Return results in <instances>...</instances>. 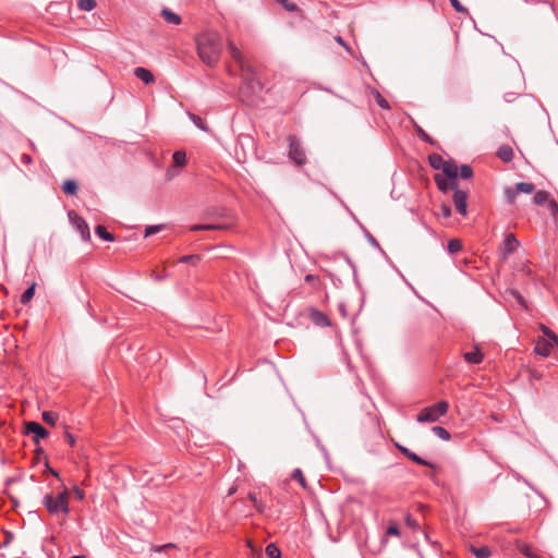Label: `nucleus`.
Wrapping results in <instances>:
<instances>
[{"instance_id": "obj_55", "label": "nucleus", "mask_w": 558, "mask_h": 558, "mask_svg": "<svg viewBox=\"0 0 558 558\" xmlns=\"http://www.w3.org/2000/svg\"><path fill=\"white\" fill-rule=\"evenodd\" d=\"M75 493H76V495H77V497H78L80 499H82V498H83V496H84V495H83V492H82V490L76 489V490H75Z\"/></svg>"}, {"instance_id": "obj_5", "label": "nucleus", "mask_w": 558, "mask_h": 558, "mask_svg": "<svg viewBox=\"0 0 558 558\" xmlns=\"http://www.w3.org/2000/svg\"><path fill=\"white\" fill-rule=\"evenodd\" d=\"M228 50L232 57V59L240 66L242 77H248V75H253V66L245 59L243 53L239 50L235 44L232 40H228Z\"/></svg>"}, {"instance_id": "obj_24", "label": "nucleus", "mask_w": 558, "mask_h": 558, "mask_svg": "<svg viewBox=\"0 0 558 558\" xmlns=\"http://www.w3.org/2000/svg\"><path fill=\"white\" fill-rule=\"evenodd\" d=\"M173 163L178 167H183L186 163V155L182 150H177L173 156Z\"/></svg>"}, {"instance_id": "obj_43", "label": "nucleus", "mask_w": 558, "mask_h": 558, "mask_svg": "<svg viewBox=\"0 0 558 558\" xmlns=\"http://www.w3.org/2000/svg\"><path fill=\"white\" fill-rule=\"evenodd\" d=\"M280 4H282L287 10L294 11L296 9L295 4H289L288 0H276Z\"/></svg>"}, {"instance_id": "obj_49", "label": "nucleus", "mask_w": 558, "mask_h": 558, "mask_svg": "<svg viewBox=\"0 0 558 558\" xmlns=\"http://www.w3.org/2000/svg\"><path fill=\"white\" fill-rule=\"evenodd\" d=\"M397 448L404 454L407 456L408 458L410 457V453L412 451H410L408 448L403 447V446H400V445H397Z\"/></svg>"}, {"instance_id": "obj_7", "label": "nucleus", "mask_w": 558, "mask_h": 558, "mask_svg": "<svg viewBox=\"0 0 558 558\" xmlns=\"http://www.w3.org/2000/svg\"><path fill=\"white\" fill-rule=\"evenodd\" d=\"M555 348H558V339L538 338L534 352L542 357H547Z\"/></svg>"}, {"instance_id": "obj_56", "label": "nucleus", "mask_w": 558, "mask_h": 558, "mask_svg": "<svg viewBox=\"0 0 558 558\" xmlns=\"http://www.w3.org/2000/svg\"><path fill=\"white\" fill-rule=\"evenodd\" d=\"M235 490H236V488H235V487H231V488L229 489L228 495H229V496L233 495V494L235 493Z\"/></svg>"}, {"instance_id": "obj_48", "label": "nucleus", "mask_w": 558, "mask_h": 558, "mask_svg": "<svg viewBox=\"0 0 558 558\" xmlns=\"http://www.w3.org/2000/svg\"><path fill=\"white\" fill-rule=\"evenodd\" d=\"M32 157L27 154H23L22 155V162L25 163V165H29L32 163Z\"/></svg>"}, {"instance_id": "obj_40", "label": "nucleus", "mask_w": 558, "mask_h": 558, "mask_svg": "<svg viewBox=\"0 0 558 558\" xmlns=\"http://www.w3.org/2000/svg\"><path fill=\"white\" fill-rule=\"evenodd\" d=\"M162 228H163V226H160V225H159V226H148V227L146 228V230H145V235H146V236H149V235H151V234H154V233H157V232H159L160 230H162Z\"/></svg>"}, {"instance_id": "obj_33", "label": "nucleus", "mask_w": 558, "mask_h": 558, "mask_svg": "<svg viewBox=\"0 0 558 558\" xmlns=\"http://www.w3.org/2000/svg\"><path fill=\"white\" fill-rule=\"evenodd\" d=\"M458 174L463 179H470L473 175V170L470 166L463 165L459 168Z\"/></svg>"}, {"instance_id": "obj_34", "label": "nucleus", "mask_w": 558, "mask_h": 558, "mask_svg": "<svg viewBox=\"0 0 558 558\" xmlns=\"http://www.w3.org/2000/svg\"><path fill=\"white\" fill-rule=\"evenodd\" d=\"M461 248H462V244H461V242L459 240L452 239V240L449 241V243H448V251L451 254H454V253L459 252Z\"/></svg>"}, {"instance_id": "obj_14", "label": "nucleus", "mask_w": 558, "mask_h": 558, "mask_svg": "<svg viewBox=\"0 0 558 558\" xmlns=\"http://www.w3.org/2000/svg\"><path fill=\"white\" fill-rule=\"evenodd\" d=\"M434 179L435 182L437 183L438 189L442 192H447L449 189L456 191L458 187L457 181H452L449 179L447 180L440 173L435 174Z\"/></svg>"}, {"instance_id": "obj_45", "label": "nucleus", "mask_w": 558, "mask_h": 558, "mask_svg": "<svg viewBox=\"0 0 558 558\" xmlns=\"http://www.w3.org/2000/svg\"><path fill=\"white\" fill-rule=\"evenodd\" d=\"M511 294L518 300V302L525 307V301L524 299L522 298V295L520 293H518L517 291H511Z\"/></svg>"}, {"instance_id": "obj_12", "label": "nucleus", "mask_w": 558, "mask_h": 558, "mask_svg": "<svg viewBox=\"0 0 558 558\" xmlns=\"http://www.w3.org/2000/svg\"><path fill=\"white\" fill-rule=\"evenodd\" d=\"M307 316L310 320L318 327H327L330 325L329 318L324 313L315 308H310L307 312Z\"/></svg>"}, {"instance_id": "obj_1", "label": "nucleus", "mask_w": 558, "mask_h": 558, "mask_svg": "<svg viewBox=\"0 0 558 558\" xmlns=\"http://www.w3.org/2000/svg\"><path fill=\"white\" fill-rule=\"evenodd\" d=\"M197 54L208 66H215L222 52L221 37L216 32H205L196 38Z\"/></svg>"}, {"instance_id": "obj_39", "label": "nucleus", "mask_w": 558, "mask_h": 558, "mask_svg": "<svg viewBox=\"0 0 558 558\" xmlns=\"http://www.w3.org/2000/svg\"><path fill=\"white\" fill-rule=\"evenodd\" d=\"M199 260V256L197 255H185V256H182L180 258V262L181 263H191V264H195Z\"/></svg>"}, {"instance_id": "obj_32", "label": "nucleus", "mask_w": 558, "mask_h": 558, "mask_svg": "<svg viewBox=\"0 0 558 558\" xmlns=\"http://www.w3.org/2000/svg\"><path fill=\"white\" fill-rule=\"evenodd\" d=\"M439 438H441L442 440H449L450 439V434L448 430H446L444 427L441 426H435L433 427L432 429Z\"/></svg>"}, {"instance_id": "obj_26", "label": "nucleus", "mask_w": 558, "mask_h": 558, "mask_svg": "<svg viewBox=\"0 0 558 558\" xmlns=\"http://www.w3.org/2000/svg\"><path fill=\"white\" fill-rule=\"evenodd\" d=\"M97 235H99L105 241H113L114 238L111 233H109L104 226H97L95 229Z\"/></svg>"}, {"instance_id": "obj_22", "label": "nucleus", "mask_w": 558, "mask_h": 558, "mask_svg": "<svg viewBox=\"0 0 558 558\" xmlns=\"http://www.w3.org/2000/svg\"><path fill=\"white\" fill-rule=\"evenodd\" d=\"M62 191L68 195H75L77 192V183L73 180L64 181Z\"/></svg>"}, {"instance_id": "obj_16", "label": "nucleus", "mask_w": 558, "mask_h": 558, "mask_svg": "<svg viewBox=\"0 0 558 558\" xmlns=\"http://www.w3.org/2000/svg\"><path fill=\"white\" fill-rule=\"evenodd\" d=\"M134 75L141 81H143L145 84H153L155 82L153 73L145 68H136L134 70Z\"/></svg>"}, {"instance_id": "obj_6", "label": "nucleus", "mask_w": 558, "mask_h": 558, "mask_svg": "<svg viewBox=\"0 0 558 558\" xmlns=\"http://www.w3.org/2000/svg\"><path fill=\"white\" fill-rule=\"evenodd\" d=\"M289 157L299 166H302L306 162L305 150L300 143V141L294 136H289Z\"/></svg>"}, {"instance_id": "obj_13", "label": "nucleus", "mask_w": 558, "mask_h": 558, "mask_svg": "<svg viewBox=\"0 0 558 558\" xmlns=\"http://www.w3.org/2000/svg\"><path fill=\"white\" fill-rule=\"evenodd\" d=\"M245 89L250 90L252 94H259L263 89L262 83L257 80L255 72L253 71V75H248V77H243Z\"/></svg>"}, {"instance_id": "obj_15", "label": "nucleus", "mask_w": 558, "mask_h": 558, "mask_svg": "<svg viewBox=\"0 0 558 558\" xmlns=\"http://www.w3.org/2000/svg\"><path fill=\"white\" fill-rule=\"evenodd\" d=\"M231 223H209V225H195L191 228L192 231H211V230H228Z\"/></svg>"}, {"instance_id": "obj_57", "label": "nucleus", "mask_w": 558, "mask_h": 558, "mask_svg": "<svg viewBox=\"0 0 558 558\" xmlns=\"http://www.w3.org/2000/svg\"><path fill=\"white\" fill-rule=\"evenodd\" d=\"M49 471L51 472V474H52L53 476L59 477L58 472H56V471H54V470H52V469H49Z\"/></svg>"}, {"instance_id": "obj_54", "label": "nucleus", "mask_w": 558, "mask_h": 558, "mask_svg": "<svg viewBox=\"0 0 558 558\" xmlns=\"http://www.w3.org/2000/svg\"><path fill=\"white\" fill-rule=\"evenodd\" d=\"M65 437H66V440L70 444V446H74V444H75L74 437L70 433H66Z\"/></svg>"}, {"instance_id": "obj_10", "label": "nucleus", "mask_w": 558, "mask_h": 558, "mask_svg": "<svg viewBox=\"0 0 558 558\" xmlns=\"http://www.w3.org/2000/svg\"><path fill=\"white\" fill-rule=\"evenodd\" d=\"M70 217L75 225L77 231L81 233L83 240L87 241L90 238V232L86 221L74 213H70Z\"/></svg>"}, {"instance_id": "obj_37", "label": "nucleus", "mask_w": 558, "mask_h": 558, "mask_svg": "<svg viewBox=\"0 0 558 558\" xmlns=\"http://www.w3.org/2000/svg\"><path fill=\"white\" fill-rule=\"evenodd\" d=\"M190 117L196 126H198L203 131H208V128L205 125L202 118H199L198 116H195V114H191Z\"/></svg>"}, {"instance_id": "obj_30", "label": "nucleus", "mask_w": 558, "mask_h": 558, "mask_svg": "<svg viewBox=\"0 0 558 558\" xmlns=\"http://www.w3.org/2000/svg\"><path fill=\"white\" fill-rule=\"evenodd\" d=\"M78 7L81 10L84 11H92L96 8V1L95 0H78Z\"/></svg>"}, {"instance_id": "obj_53", "label": "nucleus", "mask_w": 558, "mask_h": 558, "mask_svg": "<svg viewBox=\"0 0 558 558\" xmlns=\"http://www.w3.org/2000/svg\"><path fill=\"white\" fill-rule=\"evenodd\" d=\"M335 40L340 44L341 46L345 47L347 50H350L349 47L345 45V43L343 41L342 37L340 36H336L335 37Z\"/></svg>"}, {"instance_id": "obj_17", "label": "nucleus", "mask_w": 558, "mask_h": 558, "mask_svg": "<svg viewBox=\"0 0 558 558\" xmlns=\"http://www.w3.org/2000/svg\"><path fill=\"white\" fill-rule=\"evenodd\" d=\"M459 167L456 162L448 160L442 169V173L452 181H457Z\"/></svg>"}, {"instance_id": "obj_47", "label": "nucleus", "mask_w": 558, "mask_h": 558, "mask_svg": "<svg viewBox=\"0 0 558 558\" xmlns=\"http://www.w3.org/2000/svg\"><path fill=\"white\" fill-rule=\"evenodd\" d=\"M174 547H175V545H174V544L169 543V544H166V545H163V546L156 547V548H155V550H156V551H161V550L172 549V548H174Z\"/></svg>"}, {"instance_id": "obj_58", "label": "nucleus", "mask_w": 558, "mask_h": 558, "mask_svg": "<svg viewBox=\"0 0 558 558\" xmlns=\"http://www.w3.org/2000/svg\"><path fill=\"white\" fill-rule=\"evenodd\" d=\"M71 558H85L84 556H73Z\"/></svg>"}, {"instance_id": "obj_38", "label": "nucleus", "mask_w": 558, "mask_h": 558, "mask_svg": "<svg viewBox=\"0 0 558 558\" xmlns=\"http://www.w3.org/2000/svg\"><path fill=\"white\" fill-rule=\"evenodd\" d=\"M539 329L542 330V332L544 333V338H549V339H558L557 335L551 331L548 327H546L545 325H541L539 326Z\"/></svg>"}, {"instance_id": "obj_11", "label": "nucleus", "mask_w": 558, "mask_h": 558, "mask_svg": "<svg viewBox=\"0 0 558 558\" xmlns=\"http://www.w3.org/2000/svg\"><path fill=\"white\" fill-rule=\"evenodd\" d=\"M466 199L468 194L464 191L456 190L453 193V204L456 206V209L462 215L466 216Z\"/></svg>"}, {"instance_id": "obj_31", "label": "nucleus", "mask_w": 558, "mask_h": 558, "mask_svg": "<svg viewBox=\"0 0 558 558\" xmlns=\"http://www.w3.org/2000/svg\"><path fill=\"white\" fill-rule=\"evenodd\" d=\"M43 420L46 424L53 426L58 420V415L54 412H44Z\"/></svg>"}, {"instance_id": "obj_42", "label": "nucleus", "mask_w": 558, "mask_h": 558, "mask_svg": "<svg viewBox=\"0 0 558 558\" xmlns=\"http://www.w3.org/2000/svg\"><path fill=\"white\" fill-rule=\"evenodd\" d=\"M409 459H411L413 462H415V463H417V464H421V465H427V466H429V465H430L427 461H425V460L421 459V458H420L418 456H416L414 452H411V453H410Z\"/></svg>"}, {"instance_id": "obj_46", "label": "nucleus", "mask_w": 558, "mask_h": 558, "mask_svg": "<svg viewBox=\"0 0 558 558\" xmlns=\"http://www.w3.org/2000/svg\"><path fill=\"white\" fill-rule=\"evenodd\" d=\"M248 498L250 500H252L254 502V506L255 508L258 510V511H262V507H260V504L257 501L256 497L254 494H250L248 495Z\"/></svg>"}, {"instance_id": "obj_23", "label": "nucleus", "mask_w": 558, "mask_h": 558, "mask_svg": "<svg viewBox=\"0 0 558 558\" xmlns=\"http://www.w3.org/2000/svg\"><path fill=\"white\" fill-rule=\"evenodd\" d=\"M470 550L477 557V558H488L492 555L490 549L487 546L483 547H474L472 546Z\"/></svg>"}, {"instance_id": "obj_9", "label": "nucleus", "mask_w": 558, "mask_h": 558, "mask_svg": "<svg viewBox=\"0 0 558 558\" xmlns=\"http://www.w3.org/2000/svg\"><path fill=\"white\" fill-rule=\"evenodd\" d=\"M519 246V242L513 233H508L500 246L502 257L507 258L510 254L514 253Z\"/></svg>"}, {"instance_id": "obj_52", "label": "nucleus", "mask_w": 558, "mask_h": 558, "mask_svg": "<svg viewBox=\"0 0 558 558\" xmlns=\"http://www.w3.org/2000/svg\"><path fill=\"white\" fill-rule=\"evenodd\" d=\"M407 524H408L409 526H411V527H415V526H416V522H415V520H413V519H412V517H411V515H408V517H407Z\"/></svg>"}, {"instance_id": "obj_28", "label": "nucleus", "mask_w": 558, "mask_h": 558, "mask_svg": "<svg viewBox=\"0 0 558 558\" xmlns=\"http://www.w3.org/2000/svg\"><path fill=\"white\" fill-rule=\"evenodd\" d=\"M266 555L269 558H280L281 557V551H280V549L275 544H269L266 547Z\"/></svg>"}, {"instance_id": "obj_4", "label": "nucleus", "mask_w": 558, "mask_h": 558, "mask_svg": "<svg viewBox=\"0 0 558 558\" xmlns=\"http://www.w3.org/2000/svg\"><path fill=\"white\" fill-rule=\"evenodd\" d=\"M534 190V184L530 182H519L513 186H507L504 190L505 201L510 205H514L520 193L532 194Z\"/></svg>"}, {"instance_id": "obj_2", "label": "nucleus", "mask_w": 558, "mask_h": 558, "mask_svg": "<svg viewBox=\"0 0 558 558\" xmlns=\"http://www.w3.org/2000/svg\"><path fill=\"white\" fill-rule=\"evenodd\" d=\"M69 498L70 495L68 489L63 488L62 492H60L56 496L52 494H47L43 499V504L45 505L46 509L50 514L57 515L59 513H62L66 515L70 511Z\"/></svg>"}, {"instance_id": "obj_35", "label": "nucleus", "mask_w": 558, "mask_h": 558, "mask_svg": "<svg viewBox=\"0 0 558 558\" xmlns=\"http://www.w3.org/2000/svg\"><path fill=\"white\" fill-rule=\"evenodd\" d=\"M374 95H375V100L380 108H383V109L390 108L388 101L378 92H375Z\"/></svg>"}, {"instance_id": "obj_36", "label": "nucleus", "mask_w": 558, "mask_h": 558, "mask_svg": "<svg viewBox=\"0 0 558 558\" xmlns=\"http://www.w3.org/2000/svg\"><path fill=\"white\" fill-rule=\"evenodd\" d=\"M386 534L388 536H398L400 534L399 527L396 522H390Z\"/></svg>"}, {"instance_id": "obj_18", "label": "nucleus", "mask_w": 558, "mask_h": 558, "mask_svg": "<svg viewBox=\"0 0 558 558\" xmlns=\"http://www.w3.org/2000/svg\"><path fill=\"white\" fill-rule=\"evenodd\" d=\"M497 156L505 162H509L513 158V150L508 145H502L497 151Z\"/></svg>"}, {"instance_id": "obj_27", "label": "nucleus", "mask_w": 558, "mask_h": 558, "mask_svg": "<svg viewBox=\"0 0 558 558\" xmlns=\"http://www.w3.org/2000/svg\"><path fill=\"white\" fill-rule=\"evenodd\" d=\"M548 193L545 191H538L533 196V202L537 205H542L548 201Z\"/></svg>"}, {"instance_id": "obj_41", "label": "nucleus", "mask_w": 558, "mask_h": 558, "mask_svg": "<svg viewBox=\"0 0 558 558\" xmlns=\"http://www.w3.org/2000/svg\"><path fill=\"white\" fill-rule=\"evenodd\" d=\"M452 7L454 8V10L457 12H460V13H468V9L465 7H463L459 0H450Z\"/></svg>"}, {"instance_id": "obj_29", "label": "nucleus", "mask_w": 558, "mask_h": 558, "mask_svg": "<svg viewBox=\"0 0 558 558\" xmlns=\"http://www.w3.org/2000/svg\"><path fill=\"white\" fill-rule=\"evenodd\" d=\"M292 478L298 481L299 484L303 487V488H306L307 487V483H306V480L302 473V471L300 469H295L293 471V474H292Z\"/></svg>"}, {"instance_id": "obj_20", "label": "nucleus", "mask_w": 558, "mask_h": 558, "mask_svg": "<svg viewBox=\"0 0 558 558\" xmlns=\"http://www.w3.org/2000/svg\"><path fill=\"white\" fill-rule=\"evenodd\" d=\"M429 165L436 169V170H442L446 162L448 160H445L440 155L438 154H432L428 157Z\"/></svg>"}, {"instance_id": "obj_19", "label": "nucleus", "mask_w": 558, "mask_h": 558, "mask_svg": "<svg viewBox=\"0 0 558 558\" xmlns=\"http://www.w3.org/2000/svg\"><path fill=\"white\" fill-rule=\"evenodd\" d=\"M161 16L170 24L179 25L181 23V17L169 9H162Z\"/></svg>"}, {"instance_id": "obj_51", "label": "nucleus", "mask_w": 558, "mask_h": 558, "mask_svg": "<svg viewBox=\"0 0 558 558\" xmlns=\"http://www.w3.org/2000/svg\"><path fill=\"white\" fill-rule=\"evenodd\" d=\"M305 280L308 282V283H315L317 281V277L314 276V275H307L305 277Z\"/></svg>"}, {"instance_id": "obj_25", "label": "nucleus", "mask_w": 558, "mask_h": 558, "mask_svg": "<svg viewBox=\"0 0 558 558\" xmlns=\"http://www.w3.org/2000/svg\"><path fill=\"white\" fill-rule=\"evenodd\" d=\"M36 289V283L33 282L31 287L22 294L21 302L23 304H27L34 296Z\"/></svg>"}, {"instance_id": "obj_8", "label": "nucleus", "mask_w": 558, "mask_h": 558, "mask_svg": "<svg viewBox=\"0 0 558 558\" xmlns=\"http://www.w3.org/2000/svg\"><path fill=\"white\" fill-rule=\"evenodd\" d=\"M25 433L33 434V440L38 444L48 436V430L37 422L25 423Z\"/></svg>"}, {"instance_id": "obj_44", "label": "nucleus", "mask_w": 558, "mask_h": 558, "mask_svg": "<svg viewBox=\"0 0 558 558\" xmlns=\"http://www.w3.org/2000/svg\"><path fill=\"white\" fill-rule=\"evenodd\" d=\"M441 213H442V216L445 218H449L451 216V210H450V207L448 205H442L441 206Z\"/></svg>"}, {"instance_id": "obj_3", "label": "nucleus", "mask_w": 558, "mask_h": 558, "mask_svg": "<svg viewBox=\"0 0 558 558\" xmlns=\"http://www.w3.org/2000/svg\"><path fill=\"white\" fill-rule=\"evenodd\" d=\"M449 409L447 401H439L432 407L424 408L417 414V422L420 423H434L441 416L446 415Z\"/></svg>"}, {"instance_id": "obj_50", "label": "nucleus", "mask_w": 558, "mask_h": 558, "mask_svg": "<svg viewBox=\"0 0 558 558\" xmlns=\"http://www.w3.org/2000/svg\"><path fill=\"white\" fill-rule=\"evenodd\" d=\"M397 448L404 454L407 456L408 458L410 457V453L412 451H410L408 448L403 447V446H400V445H397Z\"/></svg>"}, {"instance_id": "obj_21", "label": "nucleus", "mask_w": 558, "mask_h": 558, "mask_svg": "<svg viewBox=\"0 0 558 558\" xmlns=\"http://www.w3.org/2000/svg\"><path fill=\"white\" fill-rule=\"evenodd\" d=\"M464 360L471 364H478L483 361V354L476 349L473 352L465 353Z\"/></svg>"}]
</instances>
